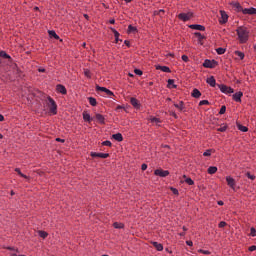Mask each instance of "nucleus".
Segmentation results:
<instances>
[{
	"label": "nucleus",
	"instance_id": "1",
	"mask_svg": "<svg viewBox=\"0 0 256 256\" xmlns=\"http://www.w3.org/2000/svg\"><path fill=\"white\" fill-rule=\"evenodd\" d=\"M238 40L240 43H247L249 41V29L245 26H240L236 29Z\"/></svg>",
	"mask_w": 256,
	"mask_h": 256
},
{
	"label": "nucleus",
	"instance_id": "2",
	"mask_svg": "<svg viewBox=\"0 0 256 256\" xmlns=\"http://www.w3.org/2000/svg\"><path fill=\"white\" fill-rule=\"evenodd\" d=\"M47 101H48L47 105L50 109L51 115H57V103H55V100H53V98L51 97H48Z\"/></svg>",
	"mask_w": 256,
	"mask_h": 256
},
{
	"label": "nucleus",
	"instance_id": "3",
	"mask_svg": "<svg viewBox=\"0 0 256 256\" xmlns=\"http://www.w3.org/2000/svg\"><path fill=\"white\" fill-rule=\"evenodd\" d=\"M217 87L219 88L221 93H224V95H231V93H235V90H233V88L225 84H218Z\"/></svg>",
	"mask_w": 256,
	"mask_h": 256
},
{
	"label": "nucleus",
	"instance_id": "4",
	"mask_svg": "<svg viewBox=\"0 0 256 256\" xmlns=\"http://www.w3.org/2000/svg\"><path fill=\"white\" fill-rule=\"evenodd\" d=\"M217 65H218L217 61L209 60V59H206L203 63V67H205L206 69H215Z\"/></svg>",
	"mask_w": 256,
	"mask_h": 256
},
{
	"label": "nucleus",
	"instance_id": "5",
	"mask_svg": "<svg viewBox=\"0 0 256 256\" xmlns=\"http://www.w3.org/2000/svg\"><path fill=\"white\" fill-rule=\"evenodd\" d=\"M220 15H221V18L219 19V23L221 25H225V23L229 21V15H227V12H225V10H220Z\"/></svg>",
	"mask_w": 256,
	"mask_h": 256
},
{
	"label": "nucleus",
	"instance_id": "6",
	"mask_svg": "<svg viewBox=\"0 0 256 256\" xmlns=\"http://www.w3.org/2000/svg\"><path fill=\"white\" fill-rule=\"evenodd\" d=\"M154 175H156V177H169V170L156 169Z\"/></svg>",
	"mask_w": 256,
	"mask_h": 256
},
{
	"label": "nucleus",
	"instance_id": "7",
	"mask_svg": "<svg viewBox=\"0 0 256 256\" xmlns=\"http://www.w3.org/2000/svg\"><path fill=\"white\" fill-rule=\"evenodd\" d=\"M191 17H193V13L192 12H188V13H180L178 15V19H180V21H189V19H191Z\"/></svg>",
	"mask_w": 256,
	"mask_h": 256
},
{
	"label": "nucleus",
	"instance_id": "8",
	"mask_svg": "<svg viewBox=\"0 0 256 256\" xmlns=\"http://www.w3.org/2000/svg\"><path fill=\"white\" fill-rule=\"evenodd\" d=\"M230 5L237 11L238 13H243L244 8L241 6L239 2H231Z\"/></svg>",
	"mask_w": 256,
	"mask_h": 256
},
{
	"label": "nucleus",
	"instance_id": "9",
	"mask_svg": "<svg viewBox=\"0 0 256 256\" xmlns=\"http://www.w3.org/2000/svg\"><path fill=\"white\" fill-rule=\"evenodd\" d=\"M226 183L230 189L235 190V179L231 176L226 177Z\"/></svg>",
	"mask_w": 256,
	"mask_h": 256
},
{
	"label": "nucleus",
	"instance_id": "10",
	"mask_svg": "<svg viewBox=\"0 0 256 256\" xmlns=\"http://www.w3.org/2000/svg\"><path fill=\"white\" fill-rule=\"evenodd\" d=\"M242 13L243 15H256V8H244V10H242Z\"/></svg>",
	"mask_w": 256,
	"mask_h": 256
},
{
	"label": "nucleus",
	"instance_id": "11",
	"mask_svg": "<svg viewBox=\"0 0 256 256\" xmlns=\"http://www.w3.org/2000/svg\"><path fill=\"white\" fill-rule=\"evenodd\" d=\"M91 157H99L100 159H107L109 157V153H97V152H91Z\"/></svg>",
	"mask_w": 256,
	"mask_h": 256
},
{
	"label": "nucleus",
	"instance_id": "12",
	"mask_svg": "<svg viewBox=\"0 0 256 256\" xmlns=\"http://www.w3.org/2000/svg\"><path fill=\"white\" fill-rule=\"evenodd\" d=\"M190 29H194L195 31H205V26L201 24H191L189 25Z\"/></svg>",
	"mask_w": 256,
	"mask_h": 256
},
{
	"label": "nucleus",
	"instance_id": "13",
	"mask_svg": "<svg viewBox=\"0 0 256 256\" xmlns=\"http://www.w3.org/2000/svg\"><path fill=\"white\" fill-rule=\"evenodd\" d=\"M56 91L58 93H61V95H67V88H65V86L61 85V84H58L56 86Z\"/></svg>",
	"mask_w": 256,
	"mask_h": 256
},
{
	"label": "nucleus",
	"instance_id": "14",
	"mask_svg": "<svg viewBox=\"0 0 256 256\" xmlns=\"http://www.w3.org/2000/svg\"><path fill=\"white\" fill-rule=\"evenodd\" d=\"M241 97H243V92H236L233 94L232 99L236 101V103H241Z\"/></svg>",
	"mask_w": 256,
	"mask_h": 256
},
{
	"label": "nucleus",
	"instance_id": "15",
	"mask_svg": "<svg viewBox=\"0 0 256 256\" xmlns=\"http://www.w3.org/2000/svg\"><path fill=\"white\" fill-rule=\"evenodd\" d=\"M130 103L132 106H134L135 109H140L141 104L139 103V100H137V98H131L130 99Z\"/></svg>",
	"mask_w": 256,
	"mask_h": 256
},
{
	"label": "nucleus",
	"instance_id": "16",
	"mask_svg": "<svg viewBox=\"0 0 256 256\" xmlns=\"http://www.w3.org/2000/svg\"><path fill=\"white\" fill-rule=\"evenodd\" d=\"M156 69L158 71H162L163 73H171V68H169L168 66L158 65V66H156Z\"/></svg>",
	"mask_w": 256,
	"mask_h": 256
},
{
	"label": "nucleus",
	"instance_id": "17",
	"mask_svg": "<svg viewBox=\"0 0 256 256\" xmlns=\"http://www.w3.org/2000/svg\"><path fill=\"white\" fill-rule=\"evenodd\" d=\"M206 83L210 85V87H215V85H217V81L213 76H210L209 78H207Z\"/></svg>",
	"mask_w": 256,
	"mask_h": 256
},
{
	"label": "nucleus",
	"instance_id": "18",
	"mask_svg": "<svg viewBox=\"0 0 256 256\" xmlns=\"http://www.w3.org/2000/svg\"><path fill=\"white\" fill-rule=\"evenodd\" d=\"M194 35L198 39V45H203V39H205V36L202 35L200 32H195Z\"/></svg>",
	"mask_w": 256,
	"mask_h": 256
},
{
	"label": "nucleus",
	"instance_id": "19",
	"mask_svg": "<svg viewBox=\"0 0 256 256\" xmlns=\"http://www.w3.org/2000/svg\"><path fill=\"white\" fill-rule=\"evenodd\" d=\"M191 97H194V99H199V97H201V91H199L197 88H194L192 90Z\"/></svg>",
	"mask_w": 256,
	"mask_h": 256
},
{
	"label": "nucleus",
	"instance_id": "20",
	"mask_svg": "<svg viewBox=\"0 0 256 256\" xmlns=\"http://www.w3.org/2000/svg\"><path fill=\"white\" fill-rule=\"evenodd\" d=\"M96 90L97 91H102L103 93H106L108 95H113V92L105 87H100V86H97L96 87Z\"/></svg>",
	"mask_w": 256,
	"mask_h": 256
},
{
	"label": "nucleus",
	"instance_id": "21",
	"mask_svg": "<svg viewBox=\"0 0 256 256\" xmlns=\"http://www.w3.org/2000/svg\"><path fill=\"white\" fill-rule=\"evenodd\" d=\"M149 121H150L151 123H153V125H156L157 127H159V124L161 123V119H159V118H157V117H153V116H151V117L149 118Z\"/></svg>",
	"mask_w": 256,
	"mask_h": 256
},
{
	"label": "nucleus",
	"instance_id": "22",
	"mask_svg": "<svg viewBox=\"0 0 256 256\" xmlns=\"http://www.w3.org/2000/svg\"><path fill=\"white\" fill-rule=\"evenodd\" d=\"M96 119L101 125H105V116L102 114H96Z\"/></svg>",
	"mask_w": 256,
	"mask_h": 256
},
{
	"label": "nucleus",
	"instance_id": "23",
	"mask_svg": "<svg viewBox=\"0 0 256 256\" xmlns=\"http://www.w3.org/2000/svg\"><path fill=\"white\" fill-rule=\"evenodd\" d=\"M112 139H114L115 141H123V135L121 133H116L112 135Z\"/></svg>",
	"mask_w": 256,
	"mask_h": 256
},
{
	"label": "nucleus",
	"instance_id": "24",
	"mask_svg": "<svg viewBox=\"0 0 256 256\" xmlns=\"http://www.w3.org/2000/svg\"><path fill=\"white\" fill-rule=\"evenodd\" d=\"M110 29H111L112 33L114 34L115 43H119V35H120L119 32L113 27H111Z\"/></svg>",
	"mask_w": 256,
	"mask_h": 256
},
{
	"label": "nucleus",
	"instance_id": "25",
	"mask_svg": "<svg viewBox=\"0 0 256 256\" xmlns=\"http://www.w3.org/2000/svg\"><path fill=\"white\" fill-rule=\"evenodd\" d=\"M153 247H155V249L157 251H163V244L159 243V242H152Z\"/></svg>",
	"mask_w": 256,
	"mask_h": 256
},
{
	"label": "nucleus",
	"instance_id": "26",
	"mask_svg": "<svg viewBox=\"0 0 256 256\" xmlns=\"http://www.w3.org/2000/svg\"><path fill=\"white\" fill-rule=\"evenodd\" d=\"M207 172L209 175H215V173H217V166H210Z\"/></svg>",
	"mask_w": 256,
	"mask_h": 256
},
{
	"label": "nucleus",
	"instance_id": "27",
	"mask_svg": "<svg viewBox=\"0 0 256 256\" xmlns=\"http://www.w3.org/2000/svg\"><path fill=\"white\" fill-rule=\"evenodd\" d=\"M83 120L86 121L87 123H91L92 119H91V115L87 112L83 113Z\"/></svg>",
	"mask_w": 256,
	"mask_h": 256
},
{
	"label": "nucleus",
	"instance_id": "28",
	"mask_svg": "<svg viewBox=\"0 0 256 256\" xmlns=\"http://www.w3.org/2000/svg\"><path fill=\"white\" fill-rule=\"evenodd\" d=\"M168 87L169 89H177V85H175V80L168 79Z\"/></svg>",
	"mask_w": 256,
	"mask_h": 256
},
{
	"label": "nucleus",
	"instance_id": "29",
	"mask_svg": "<svg viewBox=\"0 0 256 256\" xmlns=\"http://www.w3.org/2000/svg\"><path fill=\"white\" fill-rule=\"evenodd\" d=\"M113 227L114 229H123L125 227V224L121 222H114Z\"/></svg>",
	"mask_w": 256,
	"mask_h": 256
},
{
	"label": "nucleus",
	"instance_id": "30",
	"mask_svg": "<svg viewBox=\"0 0 256 256\" xmlns=\"http://www.w3.org/2000/svg\"><path fill=\"white\" fill-rule=\"evenodd\" d=\"M237 128H238L239 131H242V133H247L249 131V128H247V126H244V125H241V124H238Z\"/></svg>",
	"mask_w": 256,
	"mask_h": 256
},
{
	"label": "nucleus",
	"instance_id": "31",
	"mask_svg": "<svg viewBox=\"0 0 256 256\" xmlns=\"http://www.w3.org/2000/svg\"><path fill=\"white\" fill-rule=\"evenodd\" d=\"M174 107H176V109H178L179 111H183V109H185L183 101H180L178 104H174Z\"/></svg>",
	"mask_w": 256,
	"mask_h": 256
},
{
	"label": "nucleus",
	"instance_id": "32",
	"mask_svg": "<svg viewBox=\"0 0 256 256\" xmlns=\"http://www.w3.org/2000/svg\"><path fill=\"white\" fill-rule=\"evenodd\" d=\"M88 101H89L90 105H92V107L97 106V99H95L94 97H89Z\"/></svg>",
	"mask_w": 256,
	"mask_h": 256
},
{
	"label": "nucleus",
	"instance_id": "33",
	"mask_svg": "<svg viewBox=\"0 0 256 256\" xmlns=\"http://www.w3.org/2000/svg\"><path fill=\"white\" fill-rule=\"evenodd\" d=\"M235 55H237V57H239V59H241V61H243V59H245V53L241 52V51H235L234 52Z\"/></svg>",
	"mask_w": 256,
	"mask_h": 256
},
{
	"label": "nucleus",
	"instance_id": "34",
	"mask_svg": "<svg viewBox=\"0 0 256 256\" xmlns=\"http://www.w3.org/2000/svg\"><path fill=\"white\" fill-rule=\"evenodd\" d=\"M15 171H16V173H18V175H20V177H23L24 179H29V176L23 174V173L21 172V169L15 168Z\"/></svg>",
	"mask_w": 256,
	"mask_h": 256
},
{
	"label": "nucleus",
	"instance_id": "35",
	"mask_svg": "<svg viewBox=\"0 0 256 256\" xmlns=\"http://www.w3.org/2000/svg\"><path fill=\"white\" fill-rule=\"evenodd\" d=\"M225 51H227V49L221 47L216 49L218 55H225Z\"/></svg>",
	"mask_w": 256,
	"mask_h": 256
},
{
	"label": "nucleus",
	"instance_id": "36",
	"mask_svg": "<svg viewBox=\"0 0 256 256\" xmlns=\"http://www.w3.org/2000/svg\"><path fill=\"white\" fill-rule=\"evenodd\" d=\"M128 33H137V27H134L133 25H129Z\"/></svg>",
	"mask_w": 256,
	"mask_h": 256
},
{
	"label": "nucleus",
	"instance_id": "37",
	"mask_svg": "<svg viewBox=\"0 0 256 256\" xmlns=\"http://www.w3.org/2000/svg\"><path fill=\"white\" fill-rule=\"evenodd\" d=\"M50 37H54V39H59V35L54 30L48 31Z\"/></svg>",
	"mask_w": 256,
	"mask_h": 256
},
{
	"label": "nucleus",
	"instance_id": "38",
	"mask_svg": "<svg viewBox=\"0 0 256 256\" xmlns=\"http://www.w3.org/2000/svg\"><path fill=\"white\" fill-rule=\"evenodd\" d=\"M39 237H41L42 239H46V237L49 235L47 232L45 231H39L38 232Z\"/></svg>",
	"mask_w": 256,
	"mask_h": 256
},
{
	"label": "nucleus",
	"instance_id": "39",
	"mask_svg": "<svg viewBox=\"0 0 256 256\" xmlns=\"http://www.w3.org/2000/svg\"><path fill=\"white\" fill-rule=\"evenodd\" d=\"M84 75L87 77V79H91V70L84 69Z\"/></svg>",
	"mask_w": 256,
	"mask_h": 256
},
{
	"label": "nucleus",
	"instance_id": "40",
	"mask_svg": "<svg viewBox=\"0 0 256 256\" xmlns=\"http://www.w3.org/2000/svg\"><path fill=\"white\" fill-rule=\"evenodd\" d=\"M0 57H4V59H10L11 56H9L8 54H6L5 51H0Z\"/></svg>",
	"mask_w": 256,
	"mask_h": 256
},
{
	"label": "nucleus",
	"instance_id": "41",
	"mask_svg": "<svg viewBox=\"0 0 256 256\" xmlns=\"http://www.w3.org/2000/svg\"><path fill=\"white\" fill-rule=\"evenodd\" d=\"M198 253H202V255H211V252L209 250H203V249H199Z\"/></svg>",
	"mask_w": 256,
	"mask_h": 256
},
{
	"label": "nucleus",
	"instance_id": "42",
	"mask_svg": "<svg viewBox=\"0 0 256 256\" xmlns=\"http://www.w3.org/2000/svg\"><path fill=\"white\" fill-rule=\"evenodd\" d=\"M4 249H7L8 251H15L16 253H19V249L11 246L4 247Z\"/></svg>",
	"mask_w": 256,
	"mask_h": 256
},
{
	"label": "nucleus",
	"instance_id": "43",
	"mask_svg": "<svg viewBox=\"0 0 256 256\" xmlns=\"http://www.w3.org/2000/svg\"><path fill=\"white\" fill-rule=\"evenodd\" d=\"M185 183H187V185H195V181H193L191 178H186Z\"/></svg>",
	"mask_w": 256,
	"mask_h": 256
},
{
	"label": "nucleus",
	"instance_id": "44",
	"mask_svg": "<svg viewBox=\"0 0 256 256\" xmlns=\"http://www.w3.org/2000/svg\"><path fill=\"white\" fill-rule=\"evenodd\" d=\"M102 145H104L105 147H111L113 144L111 143V141L106 140L102 142Z\"/></svg>",
	"mask_w": 256,
	"mask_h": 256
},
{
	"label": "nucleus",
	"instance_id": "45",
	"mask_svg": "<svg viewBox=\"0 0 256 256\" xmlns=\"http://www.w3.org/2000/svg\"><path fill=\"white\" fill-rule=\"evenodd\" d=\"M225 111H227V107L226 106H221L219 114L220 115H225Z\"/></svg>",
	"mask_w": 256,
	"mask_h": 256
},
{
	"label": "nucleus",
	"instance_id": "46",
	"mask_svg": "<svg viewBox=\"0 0 256 256\" xmlns=\"http://www.w3.org/2000/svg\"><path fill=\"white\" fill-rule=\"evenodd\" d=\"M217 131H220V133H225L227 131V126H221L220 128L217 129Z\"/></svg>",
	"mask_w": 256,
	"mask_h": 256
},
{
	"label": "nucleus",
	"instance_id": "47",
	"mask_svg": "<svg viewBox=\"0 0 256 256\" xmlns=\"http://www.w3.org/2000/svg\"><path fill=\"white\" fill-rule=\"evenodd\" d=\"M227 226V222H225V221H221L219 224H218V227L220 228V229H223V227H226Z\"/></svg>",
	"mask_w": 256,
	"mask_h": 256
},
{
	"label": "nucleus",
	"instance_id": "48",
	"mask_svg": "<svg viewBox=\"0 0 256 256\" xmlns=\"http://www.w3.org/2000/svg\"><path fill=\"white\" fill-rule=\"evenodd\" d=\"M250 235H251V237H256V230H255V228H251L250 229Z\"/></svg>",
	"mask_w": 256,
	"mask_h": 256
},
{
	"label": "nucleus",
	"instance_id": "49",
	"mask_svg": "<svg viewBox=\"0 0 256 256\" xmlns=\"http://www.w3.org/2000/svg\"><path fill=\"white\" fill-rule=\"evenodd\" d=\"M135 75H139L141 77V75H143V71H141L140 69H135L134 70Z\"/></svg>",
	"mask_w": 256,
	"mask_h": 256
},
{
	"label": "nucleus",
	"instance_id": "50",
	"mask_svg": "<svg viewBox=\"0 0 256 256\" xmlns=\"http://www.w3.org/2000/svg\"><path fill=\"white\" fill-rule=\"evenodd\" d=\"M203 156H204V157H211V150H206V151L203 153Z\"/></svg>",
	"mask_w": 256,
	"mask_h": 256
},
{
	"label": "nucleus",
	"instance_id": "51",
	"mask_svg": "<svg viewBox=\"0 0 256 256\" xmlns=\"http://www.w3.org/2000/svg\"><path fill=\"white\" fill-rule=\"evenodd\" d=\"M199 105L200 106L209 105V101L208 100H202V101L199 102Z\"/></svg>",
	"mask_w": 256,
	"mask_h": 256
},
{
	"label": "nucleus",
	"instance_id": "52",
	"mask_svg": "<svg viewBox=\"0 0 256 256\" xmlns=\"http://www.w3.org/2000/svg\"><path fill=\"white\" fill-rule=\"evenodd\" d=\"M171 191L174 195H179V190H177V188H171Z\"/></svg>",
	"mask_w": 256,
	"mask_h": 256
},
{
	"label": "nucleus",
	"instance_id": "53",
	"mask_svg": "<svg viewBox=\"0 0 256 256\" xmlns=\"http://www.w3.org/2000/svg\"><path fill=\"white\" fill-rule=\"evenodd\" d=\"M246 175H247L248 179H251L252 181H254L255 175H251V173H247Z\"/></svg>",
	"mask_w": 256,
	"mask_h": 256
},
{
	"label": "nucleus",
	"instance_id": "54",
	"mask_svg": "<svg viewBox=\"0 0 256 256\" xmlns=\"http://www.w3.org/2000/svg\"><path fill=\"white\" fill-rule=\"evenodd\" d=\"M182 61H185V63H187V61H189V56L182 55Z\"/></svg>",
	"mask_w": 256,
	"mask_h": 256
},
{
	"label": "nucleus",
	"instance_id": "55",
	"mask_svg": "<svg viewBox=\"0 0 256 256\" xmlns=\"http://www.w3.org/2000/svg\"><path fill=\"white\" fill-rule=\"evenodd\" d=\"M10 256H25V255H23V254H17V252H12V253H10Z\"/></svg>",
	"mask_w": 256,
	"mask_h": 256
},
{
	"label": "nucleus",
	"instance_id": "56",
	"mask_svg": "<svg viewBox=\"0 0 256 256\" xmlns=\"http://www.w3.org/2000/svg\"><path fill=\"white\" fill-rule=\"evenodd\" d=\"M249 251L253 252V251H256V246L255 245H252L248 248Z\"/></svg>",
	"mask_w": 256,
	"mask_h": 256
},
{
	"label": "nucleus",
	"instance_id": "57",
	"mask_svg": "<svg viewBox=\"0 0 256 256\" xmlns=\"http://www.w3.org/2000/svg\"><path fill=\"white\" fill-rule=\"evenodd\" d=\"M141 169H142V171H147V164H142L141 165Z\"/></svg>",
	"mask_w": 256,
	"mask_h": 256
},
{
	"label": "nucleus",
	"instance_id": "58",
	"mask_svg": "<svg viewBox=\"0 0 256 256\" xmlns=\"http://www.w3.org/2000/svg\"><path fill=\"white\" fill-rule=\"evenodd\" d=\"M186 245H188L189 247H193V241L191 240L186 241Z\"/></svg>",
	"mask_w": 256,
	"mask_h": 256
},
{
	"label": "nucleus",
	"instance_id": "59",
	"mask_svg": "<svg viewBox=\"0 0 256 256\" xmlns=\"http://www.w3.org/2000/svg\"><path fill=\"white\" fill-rule=\"evenodd\" d=\"M56 141H57L58 143H65V140H64V139H61V138H56Z\"/></svg>",
	"mask_w": 256,
	"mask_h": 256
},
{
	"label": "nucleus",
	"instance_id": "60",
	"mask_svg": "<svg viewBox=\"0 0 256 256\" xmlns=\"http://www.w3.org/2000/svg\"><path fill=\"white\" fill-rule=\"evenodd\" d=\"M166 253H169L170 255L173 253L172 250H169V248H165Z\"/></svg>",
	"mask_w": 256,
	"mask_h": 256
},
{
	"label": "nucleus",
	"instance_id": "61",
	"mask_svg": "<svg viewBox=\"0 0 256 256\" xmlns=\"http://www.w3.org/2000/svg\"><path fill=\"white\" fill-rule=\"evenodd\" d=\"M109 23H110L111 25H115V19H110V20H109Z\"/></svg>",
	"mask_w": 256,
	"mask_h": 256
},
{
	"label": "nucleus",
	"instance_id": "62",
	"mask_svg": "<svg viewBox=\"0 0 256 256\" xmlns=\"http://www.w3.org/2000/svg\"><path fill=\"white\" fill-rule=\"evenodd\" d=\"M0 121H5V117L3 116V114H0Z\"/></svg>",
	"mask_w": 256,
	"mask_h": 256
},
{
	"label": "nucleus",
	"instance_id": "63",
	"mask_svg": "<svg viewBox=\"0 0 256 256\" xmlns=\"http://www.w3.org/2000/svg\"><path fill=\"white\" fill-rule=\"evenodd\" d=\"M218 205L223 206L224 202L220 200V201H218Z\"/></svg>",
	"mask_w": 256,
	"mask_h": 256
},
{
	"label": "nucleus",
	"instance_id": "64",
	"mask_svg": "<svg viewBox=\"0 0 256 256\" xmlns=\"http://www.w3.org/2000/svg\"><path fill=\"white\" fill-rule=\"evenodd\" d=\"M84 17L89 21V15L88 14H84Z\"/></svg>",
	"mask_w": 256,
	"mask_h": 256
}]
</instances>
